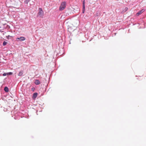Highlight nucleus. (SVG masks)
I'll return each mask as SVG.
<instances>
[{
  "label": "nucleus",
  "mask_w": 146,
  "mask_h": 146,
  "mask_svg": "<svg viewBox=\"0 0 146 146\" xmlns=\"http://www.w3.org/2000/svg\"><path fill=\"white\" fill-rule=\"evenodd\" d=\"M144 11L143 9H142L141 10L139 11L136 14V15L137 16H138L141 14Z\"/></svg>",
  "instance_id": "obj_4"
},
{
  "label": "nucleus",
  "mask_w": 146,
  "mask_h": 146,
  "mask_svg": "<svg viewBox=\"0 0 146 146\" xmlns=\"http://www.w3.org/2000/svg\"><path fill=\"white\" fill-rule=\"evenodd\" d=\"M7 42L5 41H4L3 43V46L7 44Z\"/></svg>",
  "instance_id": "obj_10"
},
{
  "label": "nucleus",
  "mask_w": 146,
  "mask_h": 146,
  "mask_svg": "<svg viewBox=\"0 0 146 146\" xmlns=\"http://www.w3.org/2000/svg\"><path fill=\"white\" fill-rule=\"evenodd\" d=\"M23 70H21L19 72L18 75L19 76H21L23 75Z\"/></svg>",
  "instance_id": "obj_7"
},
{
  "label": "nucleus",
  "mask_w": 146,
  "mask_h": 146,
  "mask_svg": "<svg viewBox=\"0 0 146 146\" xmlns=\"http://www.w3.org/2000/svg\"><path fill=\"white\" fill-rule=\"evenodd\" d=\"M20 40L21 41H23L25 40V38L23 36H21L19 38H16V40Z\"/></svg>",
  "instance_id": "obj_3"
},
{
  "label": "nucleus",
  "mask_w": 146,
  "mask_h": 146,
  "mask_svg": "<svg viewBox=\"0 0 146 146\" xmlns=\"http://www.w3.org/2000/svg\"><path fill=\"white\" fill-rule=\"evenodd\" d=\"M84 11H85V8H84V7H83V11H82L83 13H84Z\"/></svg>",
  "instance_id": "obj_13"
},
{
  "label": "nucleus",
  "mask_w": 146,
  "mask_h": 146,
  "mask_svg": "<svg viewBox=\"0 0 146 146\" xmlns=\"http://www.w3.org/2000/svg\"><path fill=\"white\" fill-rule=\"evenodd\" d=\"M66 2L64 1L61 3L59 8V10L60 11H62L64 10L66 6Z\"/></svg>",
  "instance_id": "obj_1"
},
{
  "label": "nucleus",
  "mask_w": 146,
  "mask_h": 146,
  "mask_svg": "<svg viewBox=\"0 0 146 146\" xmlns=\"http://www.w3.org/2000/svg\"><path fill=\"white\" fill-rule=\"evenodd\" d=\"M83 7L84 8H85V1H84L83 2Z\"/></svg>",
  "instance_id": "obj_9"
},
{
  "label": "nucleus",
  "mask_w": 146,
  "mask_h": 146,
  "mask_svg": "<svg viewBox=\"0 0 146 146\" xmlns=\"http://www.w3.org/2000/svg\"><path fill=\"white\" fill-rule=\"evenodd\" d=\"M7 75V73H5L3 74V76H4Z\"/></svg>",
  "instance_id": "obj_12"
},
{
  "label": "nucleus",
  "mask_w": 146,
  "mask_h": 146,
  "mask_svg": "<svg viewBox=\"0 0 146 146\" xmlns=\"http://www.w3.org/2000/svg\"><path fill=\"white\" fill-rule=\"evenodd\" d=\"M35 83L36 85H39L41 84L40 82L39 81V80H35Z\"/></svg>",
  "instance_id": "obj_6"
},
{
  "label": "nucleus",
  "mask_w": 146,
  "mask_h": 146,
  "mask_svg": "<svg viewBox=\"0 0 146 146\" xmlns=\"http://www.w3.org/2000/svg\"><path fill=\"white\" fill-rule=\"evenodd\" d=\"M4 90L6 92H8L9 91V89L7 87H5L4 88Z\"/></svg>",
  "instance_id": "obj_8"
},
{
  "label": "nucleus",
  "mask_w": 146,
  "mask_h": 146,
  "mask_svg": "<svg viewBox=\"0 0 146 146\" xmlns=\"http://www.w3.org/2000/svg\"><path fill=\"white\" fill-rule=\"evenodd\" d=\"M128 8H127V7H126V8H125V10L126 11L127 10H128Z\"/></svg>",
  "instance_id": "obj_14"
},
{
  "label": "nucleus",
  "mask_w": 146,
  "mask_h": 146,
  "mask_svg": "<svg viewBox=\"0 0 146 146\" xmlns=\"http://www.w3.org/2000/svg\"><path fill=\"white\" fill-rule=\"evenodd\" d=\"M38 94L37 93H34L33 95V98L34 99H35L37 97Z\"/></svg>",
  "instance_id": "obj_5"
},
{
  "label": "nucleus",
  "mask_w": 146,
  "mask_h": 146,
  "mask_svg": "<svg viewBox=\"0 0 146 146\" xmlns=\"http://www.w3.org/2000/svg\"><path fill=\"white\" fill-rule=\"evenodd\" d=\"M7 75H12L13 74V73L12 72H9L7 73Z\"/></svg>",
  "instance_id": "obj_11"
},
{
  "label": "nucleus",
  "mask_w": 146,
  "mask_h": 146,
  "mask_svg": "<svg viewBox=\"0 0 146 146\" xmlns=\"http://www.w3.org/2000/svg\"><path fill=\"white\" fill-rule=\"evenodd\" d=\"M38 15L40 17H42L44 15L42 9L41 8L39 9V12L38 13Z\"/></svg>",
  "instance_id": "obj_2"
}]
</instances>
